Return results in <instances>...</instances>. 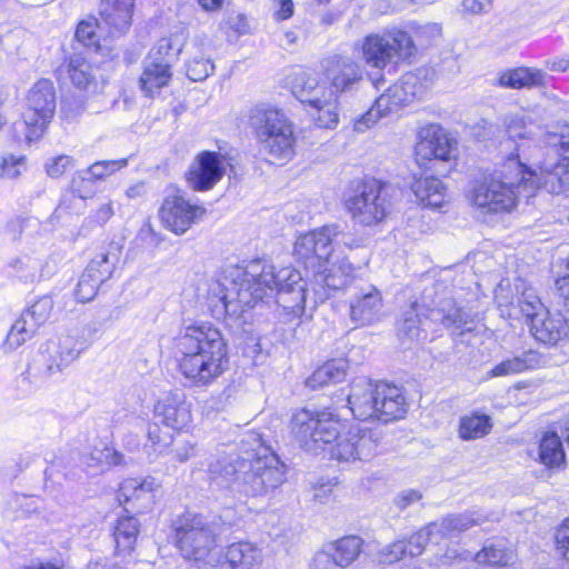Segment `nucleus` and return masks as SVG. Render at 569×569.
<instances>
[{
	"label": "nucleus",
	"mask_w": 569,
	"mask_h": 569,
	"mask_svg": "<svg viewBox=\"0 0 569 569\" xmlns=\"http://www.w3.org/2000/svg\"><path fill=\"white\" fill-rule=\"evenodd\" d=\"M138 532L139 523L134 517L119 518L113 530V538L118 553L129 552L133 549Z\"/></svg>",
	"instance_id": "nucleus-42"
},
{
	"label": "nucleus",
	"mask_w": 569,
	"mask_h": 569,
	"mask_svg": "<svg viewBox=\"0 0 569 569\" xmlns=\"http://www.w3.org/2000/svg\"><path fill=\"white\" fill-rule=\"evenodd\" d=\"M416 198L423 207L439 208L446 199L443 182L435 177L417 179L411 187Z\"/></svg>",
	"instance_id": "nucleus-36"
},
{
	"label": "nucleus",
	"mask_w": 569,
	"mask_h": 569,
	"mask_svg": "<svg viewBox=\"0 0 569 569\" xmlns=\"http://www.w3.org/2000/svg\"><path fill=\"white\" fill-rule=\"evenodd\" d=\"M360 242L353 236L341 232L338 224L323 226L297 238L293 254L312 273L316 302H323L348 284L355 269L337 251L340 246L358 248Z\"/></svg>",
	"instance_id": "nucleus-3"
},
{
	"label": "nucleus",
	"mask_w": 569,
	"mask_h": 569,
	"mask_svg": "<svg viewBox=\"0 0 569 569\" xmlns=\"http://www.w3.org/2000/svg\"><path fill=\"white\" fill-rule=\"evenodd\" d=\"M538 189H543L538 173L519 158H507L475 188L472 201L485 212H509L516 207L518 197L531 198Z\"/></svg>",
	"instance_id": "nucleus-6"
},
{
	"label": "nucleus",
	"mask_w": 569,
	"mask_h": 569,
	"mask_svg": "<svg viewBox=\"0 0 569 569\" xmlns=\"http://www.w3.org/2000/svg\"><path fill=\"white\" fill-rule=\"evenodd\" d=\"M492 0H463L466 10L473 13L486 12L491 8Z\"/></svg>",
	"instance_id": "nucleus-62"
},
{
	"label": "nucleus",
	"mask_w": 569,
	"mask_h": 569,
	"mask_svg": "<svg viewBox=\"0 0 569 569\" xmlns=\"http://www.w3.org/2000/svg\"><path fill=\"white\" fill-rule=\"evenodd\" d=\"M471 557L472 555L469 551H460L457 547H449L446 545V549L439 548L435 552V566L450 565L455 561L461 562Z\"/></svg>",
	"instance_id": "nucleus-49"
},
{
	"label": "nucleus",
	"mask_w": 569,
	"mask_h": 569,
	"mask_svg": "<svg viewBox=\"0 0 569 569\" xmlns=\"http://www.w3.org/2000/svg\"><path fill=\"white\" fill-rule=\"evenodd\" d=\"M541 362L542 359L540 355L530 350L523 352L522 355L503 360L495 368H492L490 373L492 377L517 375L526 370L537 368L541 365Z\"/></svg>",
	"instance_id": "nucleus-39"
},
{
	"label": "nucleus",
	"mask_w": 569,
	"mask_h": 569,
	"mask_svg": "<svg viewBox=\"0 0 569 569\" xmlns=\"http://www.w3.org/2000/svg\"><path fill=\"white\" fill-rule=\"evenodd\" d=\"M72 163H73V160L70 156L61 154V156L50 159L46 163V171L49 177L59 178L64 173V171L69 167L72 166Z\"/></svg>",
	"instance_id": "nucleus-53"
},
{
	"label": "nucleus",
	"mask_w": 569,
	"mask_h": 569,
	"mask_svg": "<svg viewBox=\"0 0 569 569\" xmlns=\"http://www.w3.org/2000/svg\"><path fill=\"white\" fill-rule=\"evenodd\" d=\"M336 486V478L319 480V482L313 486V499L320 503H327L330 500Z\"/></svg>",
	"instance_id": "nucleus-54"
},
{
	"label": "nucleus",
	"mask_w": 569,
	"mask_h": 569,
	"mask_svg": "<svg viewBox=\"0 0 569 569\" xmlns=\"http://www.w3.org/2000/svg\"><path fill=\"white\" fill-rule=\"evenodd\" d=\"M556 543L559 553L569 562V519L557 529Z\"/></svg>",
	"instance_id": "nucleus-55"
},
{
	"label": "nucleus",
	"mask_w": 569,
	"mask_h": 569,
	"mask_svg": "<svg viewBox=\"0 0 569 569\" xmlns=\"http://www.w3.org/2000/svg\"><path fill=\"white\" fill-rule=\"evenodd\" d=\"M361 58L371 68L383 70L391 62L405 61L416 53L411 37L402 30L393 29L385 33H371L355 44Z\"/></svg>",
	"instance_id": "nucleus-12"
},
{
	"label": "nucleus",
	"mask_w": 569,
	"mask_h": 569,
	"mask_svg": "<svg viewBox=\"0 0 569 569\" xmlns=\"http://www.w3.org/2000/svg\"><path fill=\"white\" fill-rule=\"evenodd\" d=\"M291 433L306 451L328 452L338 462L370 460L377 449V437L371 430L339 432V422L328 412L302 409L291 418Z\"/></svg>",
	"instance_id": "nucleus-4"
},
{
	"label": "nucleus",
	"mask_w": 569,
	"mask_h": 569,
	"mask_svg": "<svg viewBox=\"0 0 569 569\" xmlns=\"http://www.w3.org/2000/svg\"><path fill=\"white\" fill-rule=\"evenodd\" d=\"M382 306L380 291L372 284L362 286L351 296L350 319L359 326L371 325L380 319Z\"/></svg>",
	"instance_id": "nucleus-26"
},
{
	"label": "nucleus",
	"mask_w": 569,
	"mask_h": 569,
	"mask_svg": "<svg viewBox=\"0 0 569 569\" xmlns=\"http://www.w3.org/2000/svg\"><path fill=\"white\" fill-rule=\"evenodd\" d=\"M53 310V300L49 296H43L37 300L21 315L27 318L37 329L44 325Z\"/></svg>",
	"instance_id": "nucleus-47"
},
{
	"label": "nucleus",
	"mask_w": 569,
	"mask_h": 569,
	"mask_svg": "<svg viewBox=\"0 0 569 569\" xmlns=\"http://www.w3.org/2000/svg\"><path fill=\"white\" fill-rule=\"evenodd\" d=\"M421 73L422 71L419 70L403 74L398 82L377 98L378 108H385L390 113L410 103L415 98H420L427 89V86L421 82Z\"/></svg>",
	"instance_id": "nucleus-25"
},
{
	"label": "nucleus",
	"mask_w": 569,
	"mask_h": 569,
	"mask_svg": "<svg viewBox=\"0 0 569 569\" xmlns=\"http://www.w3.org/2000/svg\"><path fill=\"white\" fill-rule=\"evenodd\" d=\"M530 124L523 111L505 116L503 126L507 134L505 141L506 149L511 148L513 144V151L508 158H519L521 162L528 160L527 151L531 148L532 142Z\"/></svg>",
	"instance_id": "nucleus-27"
},
{
	"label": "nucleus",
	"mask_w": 569,
	"mask_h": 569,
	"mask_svg": "<svg viewBox=\"0 0 569 569\" xmlns=\"http://www.w3.org/2000/svg\"><path fill=\"white\" fill-rule=\"evenodd\" d=\"M37 328L22 315L11 326L7 335L4 346L9 350H14L30 340L37 332Z\"/></svg>",
	"instance_id": "nucleus-44"
},
{
	"label": "nucleus",
	"mask_w": 569,
	"mask_h": 569,
	"mask_svg": "<svg viewBox=\"0 0 569 569\" xmlns=\"http://www.w3.org/2000/svg\"><path fill=\"white\" fill-rule=\"evenodd\" d=\"M421 493L413 489H408L401 491L395 499L396 506L403 510L408 508L411 503L417 502L421 499Z\"/></svg>",
	"instance_id": "nucleus-60"
},
{
	"label": "nucleus",
	"mask_w": 569,
	"mask_h": 569,
	"mask_svg": "<svg viewBox=\"0 0 569 569\" xmlns=\"http://www.w3.org/2000/svg\"><path fill=\"white\" fill-rule=\"evenodd\" d=\"M27 169V156L13 152H3L0 154V178L18 179Z\"/></svg>",
	"instance_id": "nucleus-45"
},
{
	"label": "nucleus",
	"mask_w": 569,
	"mask_h": 569,
	"mask_svg": "<svg viewBox=\"0 0 569 569\" xmlns=\"http://www.w3.org/2000/svg\"><path fill=\"white\" fill-rule=\"evenodd\" d=\"M83 569H128L120 562L100 561L99 559L90 560Z\"/></svg>",
	"instance_id": "nucleus-64"
},
{
	"label": "nucleus",
	"mask_w": 569,
	"mask_h": 569,
	"mask_svg": "<svg viewBox=\"0 0 569 569\" xmlns=\"http://www.w3.org/2000/svg\"><path fill=\"white\" fill-rule=\"evenodd\" d=\"M549 78L542 69L518 67L502 71L498 78V84L510 89L541 88L547 86Z\"/></svg>",
	"instance_id": "nucleus-32"
},
{
	"label": "nucleus",
	"mask_w": 569,
	"mask_h": 569,
	"mask_svg": "<svg viewBox=\"0 0 569 569\" xmlns=\"http://www.w3.org/2000/svg\"><path fill=\"white\" fill-rule=\"evenodd\" d=\"M293 94L310 108L309 113L319 128L333 129L339 123V101L333 90L306 72L296 78Z\"/></svg>",
	"instance_id": "nucleus-14"
},
{
	"label": "nucleus",
	"mask_w": 569,
	"mask_h": 569,
	"mask_svg": "<svg viewBox=\"0 0 569 569\" xmlns=\"http://www.w3.org/2000/svg\"><path fill=\"white\" fill-rule=\"evenodd\" d=\"M113 203L111 200H108L103 203H101L97 209L93 210L91 216L88 218L89 221L98 224L103 226L107 223L110 218L113 216Z\"/></svg>",
	"instance_id": "nucleus-56"
},
{
	"label": "nucleus",
	"mask_w": 569,
	"mask_h": 569,
	"mask_svg": "<svg viewBox=\"0 0 569 569\" xmlns=\"http://www.w3.org/2000/svg\"><path fill=\"white\" fill-rule=\"evenodd\" d=\"M428 297L427 295L423 296L422 306L413 302L408 310L403 311L398 322V332L410 340L420 339V327L425 325L420 311L422 308H426L427 315H425V320L429 319L431 322H439L447 328L460 330L459 333H462L463 327L469 322V315L457 308L450 298L441 299L437 303L432 301L431 305H427L426 300Z\"/></svg>",
	"instance_id": "nucleus-13"
},
{
	"label": "nucleus",
	"mask_w": 569,
	"mask_h": 569,
	"mask_svg": "<svg viewBox=\"0 0 569 569\" xmlns=\"http://www.w3.org/2000/svg\"><path fill=\"white\" fill-rule=\"evenodd\" d=\"M545 67L552 72H565L569 69V58L557 57L545 61Z\"/></svg>",
	"instance_id": "nucleus-63"
},
{
	"label": "nucleus",
	"mask_w": 569,
	"mask_h": 569,
	"mask_svg": "<svg viewBox=\"0 0 569 569\" xmlns=\"http://www.w3.org/2000/svg\"><path fill=\"white\" fill-rule=\"evenodd\" d=\"M347 361L333 359L319 367L306 381L311 389H317L329 383L342 381L347 372Z\"/></svg>",
	"instance_id": "nucleus-38"
},
{
	"label": "nucleus",
	"mask_w": 569,
	"mask_h": 569,
	"mask_svg": "<svg viewBox=\"0 0 569 569\" xmlns=\"http://www.w3.org/2000/svg\"><path fill=\"white\" fill-rule=\"evenodd\" d=\"M214 70L213 63L209 59L194 58L187 66V76L192 81L207 79Z\"/></svg>",
	"instance_id": "nucleus-50"
},
{
	"label": "nucleus",
	"mask_w": 569,
	"mask_h": 569,
	"mask_svg": "<svg viewBox=\"0 0 569 569\" xmlns=\"http://www.w3.org/2000/svg\"><path fill=\"white\" fill-rule=\"evenodd\" d=\"M478 565H488L491 567H503L512 565L516 560L512 550L507 549L502 542H492L486 545L473 558Z\"/></svg>",
	"instance_id": "nucleus-41"
},
{
	"label": "nucleus",
	"mask_w": 569,
	"mask_h": 569,
	"mask_svg": "<svg viewBox=\"0 0 569 569\" xmlns=\"http://www.w3.org/2000/svg\"><path fill=\"white\" fill-rule=\"evenodd\" d=\"M122 461V453L107 445L94 447L87 458L88 466L99 467L101 469L109 468L111 466H119Z\"/></svg>",
	"instance_id": "nucleus-46"
},
{
	"label": "nucleus",
	"mask_w": 569,
	"mask_h": 569,
	"mask_svg": "<svg viewBox=\"0 0 569 569\" xmlns=\"http://www.w3.org/2000/svg\"><path fill=\"white\" fill-rule=\"evenodd\" d=\"M415 152L420 167L433 169L430 163H445L451 168L457 157V142L441 127L430 124L421 129Z\"/></svg>",
	"instance_id": "nucleus-17"
},
{
	"label": "nucleus",
	"mask_w": 569,
	"mask_h": 569,
	"mask_svg": "<svg viewBox=\"0 0 569 569\" xmlns=\"http://www.w3.org/2000/svg\"><path fill=\"white\" fill-rule=\"evenodd\" d=\"M277 293V303L296 318L307 308L306 282L301 273L291 268L274 272L273 266L251 261L246 268H227L209 290L208 307L213 318L227 326L244 323L247 309Z\"/></svg>",
	"instance_id": "nucleus-1"
},
{
	"label": "nucleus",
	"mask_w": 569,
	"mask_h": 569,
	"mask_svg": "<svg viewBox=\"0 0 569 569\" xmlns=\"http://www.w3.org/2000/svg\"><path fill=\"white\" fill-rule=\"evenodd\" d=\"M76 38L87 48H97L98 38L96 34V27L91 22L82 21L78 24L76 30Z\"/></svg>",
	"instance_id": "nucleus-52"
},
{
	"label": "nucleus",
	"mask_w": 569,
	"mask_h": 569,
	"mask_svg": "<svg viewBox=\"0 0 569 569\" xmlns=\"http://www.w3.org/2000/svg\"><path fill=\"white\" fill-rule=\"evenodd\" d=\"M59 73L67 74L71 83L79 90H96L98 83L93 73V67L80 53L71 56L68 61L59 68Z\"/></svg>",
	"instance_id": "nucleus-33"
},
{
	"label": "nucleus",
	"mask_w": 569,
	"mask_h": 569,
	"mask_svg": "<svg viewBox=\"0 0 569 569\" xmlns=\"http://www.w3.org/2000/svg\"><path fill=\"white\" fill-rule=\"evenodd\" d=\"M487 520H489V517L478 511H466L463 513L449 515L421 529L426 532L427 541L438 546L442 541L458 537L463 531Z\"/></svg>",
	"instance_id": "nucleus-24"
},
{
	"label": "nucleus",
	"mask_w": 569,
	"mask_h": 569,
	"mask_svg": "<svg viewBox=\"0 0 569 569\" xmlns=\"http://www.w3.org/2000/svg\"><path fill=\"white\" fill-rule=\"evenodd\" d=\"M157 488L153 478H129L120 483L117 499L120 503H131L132 508L143 511L154 503Z\"/></svg>",
	"instance_id": "nucleus-28"
},
{
	"label": "nucleus",
	"mask_w": 569,
	"mask_h": 569,
	"mask_svg": "<svg viewBox=\"0 0 569 569\" xmlns=\"http://www.w3.org/2000/svg\"><path fill=\"white\" fill-rule=\"evenodd\" d=\"M16 502L23 515L37 512L42 505L40 498L34 496H18Z\"/></svg>",
	"instance_id": "nucleus-57"
},
{
	"label": "nucleus",
	"mask_w": 569,
	"mask_h": 569,
	"mask_svg": "<svg viewBox=\"0 0 569 569\" xmlns=\"http://www.w3.org/2000/svg\"><path fill=\"white\" fill-rule=\"evenodd\" d=\"M173 528L176 546L186 560L212 567L220 563L217 533L204 516L186 512L174 521Z\"/></svg>",
	"instance_id": "nucleus-8"
},
{
	"label": "nucleus",
	"mask_w": 569,
	"mask_h": 569,
	"mask_svg": "<svg viewBox=\"0 0 569 569\" xmlns=\"http://www.w3.org/2000/svg\"><path fill=\"white\" fill-rule=\"evenodd\" d=\"M427 543L426 532L420 529L408 539L396 540L382 547L377 552L376 560L381 565H392L407 558H415L423 552Z\"/></svg>",
	"instance_id": "nucleus-29"
},
{
	"label": "nucleus",
	"mask_w": 569,
	"mask_h": 569,
	"mask_svg": "<svg viewBox=\"0 0 569 569\" xmlns=\"http://www.w3.org/2000/svg\"><path fill=\"white\" fill-rule=\"evenodd\" d=\"M347 403L355 418L383 422L402 418L408 407L399 387L387 382L373 383L366 377L353 380Z\"/></svg>",
	"instance_id": "nucleus-7"
},
{
	"label": "nucleus",
	"mask_w": 569,
	"mask_h": 569,
	"mask_svg": "<svg viewBox=\"0 0 569 569\" xmlns=\"http://www.w3.org/2000/svg\"><path fill=\"white\" fill-rule=\"evenodd\" d=\"M333 555V566L349 567L361 553L363 540L358 536H347L329 543Z\"/></svg>",
	"instance_id": "nucleus-37"
},
{
	"label": "nucleus",
	"mask_w": 569,
	"mask_h": 569,
	"mask_svg": "<svg viewBox=\"0 0 569 569\" xmlns=\"http://www.w3.org/2000/svg\"><path fill=\"white\" fill-rule=\"evenodd\" d=\"M177 52L172 51V44L169 39H161L150 50L144 59L143 72L140 77L141 90L149 97L156 94L161 88L168 86L172 73L171 64L176 59Z\"/></svg>",
	"instance_id": "nucleus-18"
},
{
	"label": "nucleus",
	"mask_w": 569,
	"mask_h": 569,
	"mask_svg": "<svg viewBox=\"0 0 569 569\" xmlns=\"http://www.w3.org/2000/svg\"><path fill=\"white\" fill-rule=\"evenodd\" d=\"M551 143L558 148L561 159L556 163L543 162L538 176L547 192L567 194L569 193V126L562 127L560 132L553 136Z\"/></svg>",
	"instance_id": "nucleus-19"
},
{
	"label": "nucleus",
	"mask_w": 569,
	"mask_h": 569,
	"mask_svg": "<svg viewBox=\"0 0 569 569\" xmlns=\"http://www.w3.org/2000/svg\"><path fill=\"white\" fill-rule=\"evenodd\" d=\"M260 561V551L250 542L240 541L228 546L222 569H254Z\"/></svg>",
	"instance_id": "nucleus-35"
},
{
	"label": "nucleus",
	"mask_w": 569,
	"mask_h": 569,
	"mask_svg": "<svg viewBox=\"0 0 569 569\" xmlns=\"http://www.w3.org/2000/svg\"><path fill=\"white\" fill-rule=\"evenodd\" d=\"M518 313L525 317L535 339L542 343L555 345L568 335L569 327L562 315L546 309L532 288L522 291L517 305L511 303L509 315Z\"/></svg>",
	"instance_id": "nucleus-11"
},
{
	"label": "nucleus",
	"mask_w": 569,
	"mask_h": 569,
	"mask_svg": "<svg viewBox=\"0 0 569 569\" xmlns=\"http://www.w3.org/2000/svg\"><path fill=\"white\" fill-rule=\"evenodd\" d=\"M172 350L178 370L190 387H208L228 369L227 342L209 323L184 327L173 339Z\"/></svg>",
	"instance_id": "nucleus-5"
},
{
	"label": "nucleus",
	"mask_w": 569,
	"mask_h": 569,
	"mask_svg": "<svg viewBox=\"0 0 569 569\" xmlns=\"http://www.w3.org/2000/svg\"><path fill=\"white\" fill-rule=\"evenodd\" d=\"M273 7L277 20H287L293 14L292 0H273Z\"/></svg>",
	"instance_id": "nucleus-61"
},
{
	"label": "nucleus",
	"mask_w": 569,
	"mask_h": 569,
	"mask_svg": "<svg viewBox=\"0 0 569 569\" xmlns=\"http://www.w3.org/2000/svg\"><path fill=\"white\" fill-rule=\"evenodd\" d=\"M343 203L353 223L365 227L381 223L392 208L385 186L375 179L358 182L345 194Z\"/></svg>",
	"instance_id": "nucleus-10"
},
{
	"label": "nucleus",
	"mask_w": 569,
	"mask_h": 569,
	"mask_svg": "<svg viewBox=\"0 0 569 569\" xmlns=\"http://www.w3.org/2000/svg\"><path fill=\"white\" fill-rule=\"evenodd\" d=\"M16 274L26 282H32L39 276L41 260L29 256H22L11 262Z\"/></svg>",
	"instance_id": "nucleus-48"
},
{
	"label": "nucleus",
	"mask_w": 569,
	"mask_h": 569,
	"mask_svg": "<svg viewBox=\"0 0 569 569\" xmlns=\"http://www.w3.org/2000/svg\"><path fill=\"white\" fill-rule=\"evenodd\" d=\"M388 113L387 109L378 108L377 99L375 106L355 121V130L358 132H365L376 124L380 118L386 117Z\"/></svg>",
	"instance_id": "nucleus-51"
},
{
	"label": "nucleus",
	"mask_w": 569,
	"mask_h": 569,
	"mask_svg": "<svg viewBox=\"0 0 569 569\" xmlns=\"http://www.w3.org/2000/svg\"><path fill=\"white\" fill-rule=\"evenodd\" d=\"M312 565L316 569H329V567L333 565V555L329 543L315 555Z\"/></svg>",
	"instance_id": "nucleus-59"
},
{
	"label": "nucleus",
	"mask_w": 569,
	"mask_h": 569,
	"mask_svg": "<svg viewBox=\"0 0 569 569\" xmlns=\"http://www.w3.org/2000/svg\"><path fill=\"white\" fill-rule=\"evenodd\" d=\"M54 111V86L52 81L41 79L29 90L21 116L22 122L14 123L13 130L18 132L20 127L24 128L26 140L28 143H32L42 137L53 118Z\"/></svg>",
	"instance_id": "nucleus-15"
},
{
	"label": "nucleus",
	"mask_w": 569,
	"mask_h": 569,
	"mask_svg": "<svg viewBox=\"0 0 569 569\" xmlns=\"http://www.w3.org/2000/svg\"><path fill=\"white\" fill-rule=\"evenodd\" d=\"M322 66L331 90L337 97L338 93L358 90L363 81L365 70L352 57L335 54L327 58Z\"/></svg>",
	"instance_id": "nucleus-21"
},
{
	"label": "nucleus",
	"mask_w": 569,
	"mask_h": 569,
	"mask_svg": "<svg viewBox=\"0 0 569 569\" xmlns=\"http://www.w3.org/2000/svg\"><path fill=\"white\" fill-rule=\"evenodd\" d=\"M119 261L118 253L101 252L87 266L74 289V297L79 302H89L97 295L98 288L113 273Z\"/></svg>",
	"instance_id": "nucleus-22"
},
{
	"label": "nucleus",
	"mask_w": 569,
	"mask_h": 569,
	"mask_svg": "<svg viewBox=\"0 0 569 569\" xmlns=\"http://www.w3.org/2000/svg\"><path fill=\"white\" fill-rule=\"evenodd\" d=\"M287 466L256 431L246 432L239 453L219 456L208 465V477L216 500L238 512L246 499L262 497L286 481Z\"/></svg>",
	"instance_id": "nucleus-2"
},
{
	"label": "nucleus",
	"mask_w": 569,
	"mask_h": 569,
	"mask_svg": "<svg viewBox=\"0 0 569 569\" xmlns=\"http://www.w3.org/2000/svg\"><path fill=\"white\" fill-rule=\"evenodd\" d=\"M90 341L78 329H71L49 340L41 349L43 375L53 377L61 373L88 349Z\"/></svg>",
	"instance_id": "nucleus-16"
},
{
	"label": "nucleus",
	"mask_w": 569,
	"mask_h": 569,
	"mask_svg": "<svg viewBox=\"0 0 569 569\" xmlns=\"http://www.w3.org/2000/svg\"><path fill=\"white\" fill-rule=\"evenodd\" d=\"M154 412L163 425L174 430H183L192 421L191 405L183 395L167 396L157 403Z\"/></svg>",
	"instance_id": "nucleus-30"
},
{
	"label": "nucleus",
	"mask_w": 569,
	"mask_h": 569,
	"mask_svg": "<svg viewBox=\"0 0 569 569\" xmlns=\"http://www.w3.org/2000/svg\"><path fill=\"white\" fill-rule=\"evenodd\" d=\"M148 440L158 453H162L163 449L169 443L167 438L161 436V430L158 425H150L148 427Z\"/></svg>",
	"instance_id": "nucleus-58"
},
{
	"label": "nucleus",
	"mask_w": 569,
	"mask_h": 569,
	"mask_svg": "<svg viewBox=\"0 0 569 569\" xmlns=\"http://www.w3.org/2000/svg\"><path fill=\"white\" fill-rule=\"evenodd\" d=\"M134 0H101V20L117 32H124L131 24Z\"/></svg>",
	"instance_id": "nucleus-34"
},
{
	"label": "nucleus",
	"mask_w": 569,
	"mask_h": 569,
	"mask_svg": "<svg viewBox=\"0 0 569 569\" xmlns=\"http://www.w3.org/2000/svg\"><path fill=\"white\" fill-rule=\"evenodd\" d=\"M539 459L548 468H558L565 463L562 442L556 432H548L541 439Z\"/></svg>",
	"instance_id": "nucleus-43"
},
{
	"label": "nucleus",
	"mask_w": 569,
	"mask_h": 569,
	"mask_svg": "<svg viewBox=\"0 0 569 569\" xmlns=\"http://www.w3.org/2000/svg\"><path fill=\"white\" fill-rule=\"evenodd\" d=\"M491 428L490 416L473 411L460 418L459 437L463 440L483 438L490 432Z\"/></svg>",
	"instance_id": "nucleus-40"
},
{
	"label": "nucleus",
	"mask_w": 569,
	"mask_h": 569,
	"mask_svg": "<svg viewBox=\"0 0 569 569\" xmlns=\"http://www.w3.org/2000/svg\"><path fill=\"white\" fill-rule=\"evenodd\" d=\"M127 159L97 161L92 163L87 170L80 171L77 176L73 177L71 184L72 191L79 198L87 199L93 194L94 188L82 190L81 184L104 180L107 177L127 167Z\"/></svg>",
	"instance_id": "nucleus-31"
},
{
	"label": "nucleus",
	"mask_w": 569,
	"mask_h": 569,
	"mask_svg": "<svg viewBox=\"0 0 569 569\" xmlns=\"http://www.w3.org/2000/svg\"><path fill=\"white\" fill-rule=\"evenodd\" d=\"M228 164L226 156L219 152H200L187 173L190 187L196 191L212 189L224 176Z\"/></svg>",
	"instance_id": "nucleus-23"
},
{
	"label": "nucleus",
	"mask_w": 569,
	"mask_h": 569,
	"mask_svg": "<svg viewBox=\"0 0 569 569\" xmlns=\"http://www.w3.org/2000/svg\"><path fill=\"white\" fill-rule=\"evenodd\" d=\"M206 209L191 203L179 192L167 196L159 209L162 224L176 234H183L193 223L202 219Z\"/></svg>",
	"instance_id": "nucleus-20"
},
{
	"label": "nucleus",
	"mask_w": 569,
	"mask_h": 569,
	"mask_svg": "<svg viewBox=\"0 0 569 569\" xmlns=\"http://www.w3.org/2000/svg\"><path fill=\"white\" fill-rule=\"evenodd\" d=\"M249 126L261 148L274 160H290L295 154L297 138L293 123L280 110L256 106L249 113Z\"/></svg>",
	"instance_id": "nucleus-9"
}]
</instances>
